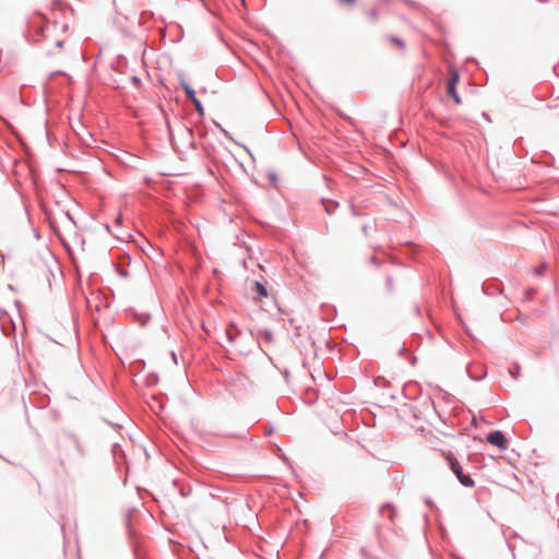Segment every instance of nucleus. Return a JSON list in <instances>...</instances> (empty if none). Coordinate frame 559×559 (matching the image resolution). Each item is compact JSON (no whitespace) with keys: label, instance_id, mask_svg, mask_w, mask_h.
Segmentation results:
<instances>
[{"label":"nucleus","instance_id":"33","mask_svg":"<svg viewBox=\"0 0 559 559\" xmlns=\"http://www.w3.org/2000/svg\"><path fill=\"white\" fill-rule=\"evenodd\" d=\"M120 222H121V216H119V217L117 218V223H120Z\"/></svg>","mask_w":559,"mask_h":559},{"label":"nucleus","instance_id":"7","mask_svg":"<svg viewBox=\"0 0 559 559\" xmlns=\"http://www.w3.org/2000/svg\"><path fill=\"white\" fill-rule=\"evenodd\" d=\"M237 334H239L237 325L233 322L229 323L225 332L228 343L233 344L236 341Z\"/></svg>","mask_w":559,"mask_h":559},{"label":"nucleus","instance_id":"23","mask_svg":"<svg viewBox=\"0 0 559 559\" xmlns=\"http://www.w3.org/2000/svg\"><path fill=\"white\" fill-rule=\"evenodd\" d=\"M218 128L222 130V132L225 134V136L231 139L230 134L228 131H226L225 129H223L219 124H218Z\"/></svg>","mask_w":559,"mask_h":559},{"label":"nucleus","instance_id":"18","mask_svg":"<svg viewBox=\"0 0 559 559\" xmlns=\"http://www.w3.org/2000/svg\"><path fill=\"white\" fill-rule=\"evenodd\" d=\"M357 0H337V3L344 7H354Z\"/></svg>","mask_w":559,"mask_h":559},{"label":"nucleus","instance_id":"13","mask_svg":"<svg viewBox=\"0 0 559 559\" xmlns=\"http://www.w3.org/2000/svg\"><path fill=\"white\" fill-rule=\"evenodd\" d=\"M366 14L372 22H377L379 19V11L376 8L368 10Z\"/></svg>","mask_w":559,"mask_h":559},{"label":"nucleus","instance_id":"9","mask_svg":"<svg viewBox=\"0 0 559 559\" xmlns=\"http://www.w3.org/2000/svg\"><path fill=\"white\" fill-rule=\"evenodd\" d=\"M447 93L454 99L456 104H461V97L457 94L456 86H453V82L447 83Z\"/></svg>","mask_w":559,"mask_h":559},{"label":"nucleus","instance_id":"2","mask_svg":"<svg viewBox=\"0 0 559 559\" xmlns=\"http://www.w3.org/2000/svg\"><path fill=\"white\" fill-rule=\"evenodd\" d=\"M486 440L491 445L497 447L499 450H507L509 440L501 430H492L486 436Z\"/></svg>","mask_w":559,"mask_h":559},{"label":"nucleus","instance_id":"22","mask_svg":"<svg viewBox=\"0 0 559 559\" xmlns=\"http://www.w3.org/2000/svg\"><path fill=\"white\" fill-rule=\"evenodd\" d=\"M170 356H171L173 361H174L175 364H177V362H178V361H177V355H176V353H175L174 350H171V352H170Z\"/></svg>","mask_w":559,"mask_h":559},{"label":"nucleus","instance_id":"6","mask_svg":"<svg viewBox=\"0 0 559 559\" xmlns=\"http://www.w3.org/2000/svg\"><path fill=\"white\" fill-rule=\"evenodd\" d=\"M68 438L72 441L76 452L79 453V455L81 457H83L85 455V449L84 447L82 445L79 437L76 435H74L73 432H69L67 433Z\"/></svg>","mask_w":559,"mask_h":559},{"label":"nucleus","instance_id":"28","mask_svg":"<svg viewBox=\"0 0 559 559\" xmlns=\"http://www.w3.org/2000/svg\"><path fill=\"white\" fill-rule=\"evenodd\" d=\"M56 46L58 48H61L63 46V43L61 40L56 41Z\"/></svg>","mask_w":559,"mask_h":559},{"label":"nucleus","instance_id":"10","mask_svg":"<svg viewBox=\"0 0 559 559\" xmlns=\"http://www.w3.org/2000/svg\"><path fill=\"white\" fill-rule=\"evenodd\" d=\"M389 43H391L392 45L396 46L397 48L400 49H404L405 48V43L402 38L400 37H396L394 35H386L384 37Z\"/></svg>","mask_w":559,"mask_h":559},{"label":"nucleus","instance_id":"24","mask_svg":"<svg viewBox=\"0 0 559 559\" xmlns=\"http://www.w3.org/2000/svg\"><path fill=\"white\" fill-rule=\"evenodd\" d=\"M535 293H536V289H533V288L528 289L527 290V298H531Z\"/></svg>","mask_w":559,"mask_h":559},{"label":"nucleus","instance_id":"17","mask_svg":"<svg viewBox=\"0 0 559 559\" xmlns=\"http://www.w3.org/2000/svg\"><path fill=\"white\" fill-rule=\"evenodd\" d=\"M117 273L124 278H128L130 276L128 270L122 266H117Z\"/></svg>","mask_w":559,"mask_h":559},{"label":"nucleus","instance_id":"3","mask_svg":"<svg viewBox=\"0 0 559 559\" xmlns=\"http://www.w3.org/2000/svg\"><path fill=\"white\" fill-rule=\"evenodd\" d=\"M468 377L474 381H480L487 376L486 367L481 364L471 362L466 367Z\"/></svg>","mask_w":559,"mask_h":559},{"label":"nucleus","instance_id":"4","mask_svg":"<svg viewBox=\"0 0 559 559\" xmlns=\"http://www.w3.org/2000/svg\"><path fill=\"white\" fill-rule=\"evenodd\" d=\"M380 514L386 516L390 522H393L396 516L395 509L391 503H384L380 508Z\"/></svg>","mask_w":559,"mask_h":559},{"label":"nucleus","instance_id":"21","mask_svg":"<svg viewBox=\"0 0 559 559\" xmlns=\"http://www.w3.org/2000/svg\"><path fill=\"white\" fill-rule=\"evenodd\" d=\"M360 551H361V555H362L365 558H373L372 556H370V555L368 554V551H367V549H366V548H361V550H360Z\"/></svg>","mask_w":559,"mask_h":559},{"label":"nucleus","instance_id":"11","mask_svg":"<svg viewBox=\"0 0 559 559\" xmlns=\"http://www.w3.org/2000/svg\"><path fill=\"white\" fill-rule=\"evenodd\" d=\"M376 537H377V540L379 543V546L382 548V549H385L386 547V542H385V538L383 537L382 533H381V526L380 525H376Z\"/></svg>","mask_w":559,"mask_h":559},{"label":"nucleus","instance_id":"29","mask_svg":"<svg viewBox=\"0 0 559 559\" xmlns=\"http://www.w3.org/2000/svg\"><path fill=\"white\" fill-rule=\"evenodd\" d=\"M367 228H368V227H367V225H366V224H365V225H362V227H361V229H362V231H364L365 234H367Z\"/></svg>","mask_w":559,"mask_h":559},{"label":"nucleus","instance_id":"26","mask_svg":"<svg viewBox=\"0 0 559 559\" xmlns=\"http://www.w3.org/2000/svg\"><path fill=\"white\" fill-rule=\"evenodd\" d=\"M231 437H233V438H238V439H243V438H246L245 433H237V435H233Z\"/></svg>","mask_w":559,"mask_h":559},{"label":"nucleus","instance_id":"5","mask_svg":"<svg viewBox=\"0 0 559 559\" xmlns=\"http://www.w3.org/2000/svg\"><path fill=\"white\" fill-rule=\"evenodd\" d=\"M252 290L260 297V298H266L269 296V292L266 288L265 283L261 281H255L253 283Z\"/></svg>","mask_w":559,"mask_h":559},{"label":"nucleus","instance_id":"8","mask_svg":"<svg viewBox=\"0 0 559 559\" xmlns=\"http://www.w3.org/2000/svg\"><path fill=\"white\" fill-rule=\"evenodd\" d=\"M180 86L185 91V94L189 100H192L197 97L195 91L183 79L180 80Z\"/></svg>","mask_w":559,"mask_h":559},{"label":"nucleus","instance_id":"27","mask_svg":"<svg viewBox=\"0 0 559 559\" xmlns=\"http://www.w3.org/2000/svg\"><path fill=\"white\" fill-rule=\"evenodd\" d=\"M404 352H406V347H405V345L403 344V345L401 346V348L399 349V354H400V355H402Z\"/></svg>","mask_w":559,"mask_h":559},{"label":"nucleus","instance_id":"15","mask_svg":"<svg viewBox=\"0 0 559 559\" xmlns=\"http://www.w3.org/2000/svg\"><path fill=\"white\" fill-rule=\"evenodd\" d=\"M510 374L513 379H516L520 376V365L514 364L513 367L510 369Z\"/></svg>","mask_w":559,"mask_h":559},{"label":"nucleus","instance_id":"31","mask_svg":"<svg viewBox=\"0 0 559 559\" xmlns=\"http://www.w3.org/2000/svg\"><path fill=\"white\" fill-rule=\"evenodd\" d=\"M370 261L376 264L377 263V258L376 257H371Z\"/></svg>","mask_w":559,"mask_h":559},{"label":"nucleus","instance_id":"14","mask_svg":"<svg viewBox=\"0 0 559 559\" xmlns=\"http://www.w3.org/2000/svg\"><path fill=\"white\" fill-rule=\"evenodd\" d=\"M546 269H547V263L544 262L534 269V273L538 276H542V275H544Z\"/></svg>","mask_w":559,"mask_h":559},{"label":"nucleus","instance_id":"30","mask_svg":"<svg viewBox=\"0 0 559 559\" xmlns=\"http://www.w3.org/2000/svg\"><path fill=\"white\" fill-rule=\"evenodd\" d=\"M132 81H133V82H135V83H139V82H140V79H139V78H136V76H133V78H132Z\"/></svg>","mask_w":559,"mask_h":559},{"label":"nucleus","instance_id":"20","mask_svg":"<svg viewBox=\"0 0 559 559\" xmlns=\"http://www.w3.org/2000/svg\"><path fill=\"white\" fill-rule=\"evenodd\" d=\"M448 82H453V86H456L457 82H459V73L457 72H454L452 74V76L449 79Z\"/></svg>","mask_w":559,"mask_h":559},{"label":"nucleus","instance_id":"25","mask_svg":"<svg viewBox=\"0 0 559 559\" xmlns=\"http://www.w3.org/2000/svg\"><path fill=\"white\" fill-rule=\"evenodd\" d=\"M322 202H324V201L322 200ZM323 204H324V207H325V212H326L329 215H330V214H332V209H331L330 206H328L325 203H323Z\"/></svg>","mask_w":559,"mask_h":559},{"label":"nucleus","instance_id":"32","mask_svg":"<svg viewBox=\"0 0 559 559\" xmlns=\"http://www.w3.org/2000/svg\"><path fill=\"white\" fill-rule=\"evenodd\" d=\"M284 376H285V378H288L289 372H288V370H287V369L284 371Z\"/></svg>","mask_w":559,"mask_h":559},{"label":"nucleus","instance_id":"19","mask_svg":"<svg viewBox=\"0 0 559 559\" xmlns=\"http://www.w3.org/2000/svg\"><path fill=\"white\" fill-rule=\"evenodd\" d=\"M385 284H386V289L389 293H392L393 292V278L392 276H386V280H385Z\"/></svg>","mask_w":559,"mask_h":559},{"label":"nucleus","instance_id":"16","mask_svg":"<svg viewBox=\"0 0 559 559\" xmlns=\"http://www.w3.org/2000/svg\"><path fill=\"white\" fill-rule=\"evenodd\" d=\"M261 335L269 343H271L273 341V333L270 330H263L261 332Z\"/></svg>","mask_w":559,"mask_h":559},{"label":"nucleus","instance_id":"1","mask_svg":"<svg viewBox=\"0 0 559 559\" xmlns=\"http://www.w3.org/2000/svg\"><path fill=\"white\" fill-rule=\"evenodd\" d=\"M445 461L452 471V473L456 476L460 484L464 487H473L475 485V481L469 473H465L463 471L462 465L455 457V455L452 452H448L445 454Z\"/></svg>","mask_w":559,"mask_h":559},{"label":"nucleus","instance_id":"12","mask_svg":"<svg viewBox=\"0 0 559 559\" xmlns=\"http://www.w3.org/2000/svg\"><path fill=\"white\" fill-rule=\"evenodd\" d=\"M190 102L193 104L197 112L201 117H203L204 116V107H203L202 103L197 97L194 99L190 100Z\"/></svg>","mask_w":559,"mask_h":559}]
</instances>
